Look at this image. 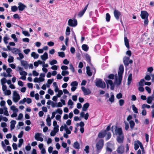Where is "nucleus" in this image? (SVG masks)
<instances>
[{
	"label": "nucleus",
	"mask_w": 154,
	"mask_h": 154,
	"mask_svg": "<svg viewBox=\"0 0 154 154\" xmlns=\"http://www.w3.org/2000/svg\"><path fill=\"white\" fill-rule=\"evenodd\" d=\"M114 77H115L114 75H113V74H110L108 76V79H114Z\"/></svg>",
	"instance_id": "nucleus-56"
},
{
	"label": "nucleus",
	"mask_w": 154,
	"mask_h": 154,
	"mask_svg": "<svg viewBox=\"0 0 154 154\" xmlns=\"http://www.w3.org/2000/svg\"><path fill=\"white\" fill-rule=\"evenodd\" d=\"M129 58L127 57H125L123 58V62L126 67L129 64Z\"/></svg>",
	"instance_id": "nucleus-15"
},
{
	"label": "nucleus",
	"mask_w": 154,
	"mask_h": 154,
	"mask_svg": "<svg viewBox=\"0 0 154 154\" xmlns=\"http://www.w3.org/2000/svg\"><path fill=\"white\" fill-rule=\"evenodd\" d=\"M124 123L125 124V129L126 130H127L129 128V125L128 123L126 121H125Z\"/></svg>",
	"instance_id": "nucleus-53"
},
{
	"label": "nucleus",
	"mask_w": 154,
	"mask_h": 154,
	"mask_svg": "<svg viewBox=\"0 0 154 154\" xmlns=\"http://www.w3.org/2000/svg\"><path fill=\"white\" fill-rule=\"evenodd\" d=\"M95 85L96 86L103 88H104L106 87V84L104 82L102 81L100 79H98L96 82Z\"/></svg>",
	"instance_id": "nucleus-4"
},
{
	"label": "nucleus",
	"mask_w": 154,
	"mask_h": 154,
	"mask_svg": "<svg viewBox=\"0 0 154 154\" xmlns=\"http://www.w3.org/2000/svg\"><path fill=\"white\" fill-rule=\"evenodd\" d=\"M113 128H115L114 132L112 130L113 134L118 136L123 134L121 128H118L116 126H112V129H113Z\"/></svg>",
	"instance_id": "nucleus-3"
},
{
	"label": "nucleus",
	"mask_w": 154,
	"mask_h": 154,
	"mask_svg": "<svg viewBox=\"0 0 154 154\" xmlns=\"http://www.w3.org/2000/svg\"><path fill=\"white\" fill-rule=\"evenodd\" d=\"M145 89L148 92V93H150L151 92V89L150 88L148 87H146Z\"/></svg>",
	"instance_id": "nucleus-60"
},
{
	"label": "nucleus",
	"mask_w": 154,
	"mask_h": 154,
	"mask_svg": "<svg viewBox=\"0 0 154 154\" xmlns=\"http://www.w3.org/2000/svg\"><path fill=\"white\" fill-rule=\"evenodd\" d=\"M11 10L12 11L15 12L18 10V8L16 6H14L11 7Z\"/></svg>",
	"instance_id": "nucleus-45"
},
{
	"label": "nucleus",
	"mask_w": 154,
	"mask_h": 154,
	"mask_svg": "<svg viewBox=\"0 0 154 154\" xmlns=\"http://www.w3.org/2000/svg\"><path fill=\"white\" fill-rule=\"evenodd\" d=\"M111 136V134L110 132H108L107 134V137L106 138V140H108L110 138Z\"/></svg>",
	"instance_id": "nucleus-59"
},
{
	"label": "nucleus",
	"mask_w": 154,
	"mask_h": 154,
	"mask_svg": "<svg viewBox=\"0 0 154 154\" xmlns=\"http://www.w3.org/2000/svg\"><path fill=\"white\" fill-rule=\"evenodd\" d=\"M11 37L12 38H13L14 40V41L15 42H17V39L16 37V36L15 34H13L11 35Z\"/></svg>",
	"instance_id": "nucleus-54"
},
{
	"label": "nucleus",
	"mask_w": 154,
	"mask_h": 154,
	"mask_svg": "<svg viewBox=\"0 0 154 154\" xmlns=\"http://www.w3.org/2000/svg\"><path fill=\"white\" fill-rule=\"evenodd\" d=\"M153 98H152V97L150 96H149L147 97V102L148 103L150 104L152 100H153Z\"/></svg>",
	"instance_id": "nucleus-32"
},
{
	"label": "nucleus",
	"mask_w": 154,
	"mask_h": 154,
	"mask_svg": "<svg viewBox=\"0 0 154 154\" xmlns=\"http://www.w3.org/2000/svg\"><path fill=\"white\" fill-rule=\"evenodd\" d=\"M21 65L23 66L25 69H27L29 65L26 61L24 60H21Z\"/></svg>",
	"instance_id": "nucleus-14"
},
{
	"label": "nucleus",
	"mask_w": 154,
	"mask_h": 154,
	"mask_svg": "<svg viewBox=\"0 0 154 154\" xmlns=\"http://www.w3.org/2000/svg\"><path fill=\"white\" fill-rule=\"evenodd\" d=\"M58 54V56L61 57H64L65 56V53L63 52H59Z\"/></svg>",
	"instance_id": "nucleus-37"
},
{
	"label": "nucleus",
	"mask_w": 154,
	"mask_h": 154,
	"mask_svg": "<svg viewBox=\"0 0 154 154\" xmlns=\"http://www.w3.org/2000/svg\"><path fill=\"white\" fill-rule=\"evenodd\" d=\"M13 99V101L15 103L17 102L20 99V97L19 94L16 91L14 92Z\"/></svg>",
	"instance_id": "nucleus-6"
},
{
	"label": "nucleus",
	"mask_w": 154,
	"mask_h": 154,
	"mask_svg": "<svg viewBox=\"0 0 154 154\" xmlns=\"http://www.w3.org/2000/svg\"><path fill=\"white\" fill-rule=\"evenodd\" d=\"M1 81L2 85H4L6 83V79L5 78H3L1 79Z\"/></svg>",
	"instance_id": "nucleus-46"
},
{
	"label": "nucleus",
	"mask_w": 154,
	"mask_h": 154,
	"mask_svg": "<svg viewBox=\"0 0 154 154\" xmlns=\"http://www.w3.org/2000/svg\"><path fill=\"white\" fill-rule=\"evenodd\" d=\"M18 55L19 57H17V59L18 60H20L22 59H23L24 57V56L23 54L21 53H19Z\"/></svg>",
	"instance_id": "nucleus-44"
},
{
	"label": "nucleus",
	"mask_w": 154,
	"mask_h": 154,
	"mask_svg": "<svg viewBox=\"0 0 154 154\" xmlns=\"http://www.w3.org/2000/svg\"><path fill=\"white\" fill-rule=\"evenodd\" d=\"M119 105L120 106H122L124 103V100L122 99H121L119 100Z\"/></svg>",
	"instance_id": "nucleus-62"
},
{
	"label": "nucleus",
	"mask_w": 154,
	"mask_h": 154,
	"mask_svg": "<svg viewBox=\"0 0 154 154\" xmlns=\"http://www.w3.org/2000/svg\"><path fill=\"white\" fill-rule=\"evenodd\" d=\"M70 28L67 26L66 28V34L67 35H69L70 34Z\"/></svg>",
	"instance_id": "nucleus-33"
},
{
	"label": "nucleus",
	"mask_w": 154,
	"mask_h": 154,
	"mask_svg": "<svg viewBox=\"0 0 154 154\" xmlns=\"http://www.w3.org/2000/svg\"><path fill=\"white\" fill-rule=\"evenodd\" d=\"M129 124L130 128H131V129H133L135 123L133 121L131 120L129 121Z\"/></svg>",
	"instance_id": "nucleus-31"
},
{
	"label": "nucleus",
	"mask_w": 154,
	"mask_h": 154,
	"mask_svg": "<svg viewBox=\"0 0 154 154\" xmlns=\"http://www.w3.org/2000/svg\"><path fill=\"white\" fill-rule=\"evenodd\" d=\"M124 70V67L123 65H120L119 68V70L118 72V77H117V75L116 74L115 78V83L117 85H120L121 84Z\"/></svg>",
	"instance_id": "nucleus-1"
},
{
	"label": "nucleus",
	"mask_w": 154,
	"mask_h": 154,
	"mask_svg": "<svg viewBox=\"0 0 154 154\" xmlns=\"http://www.w3.org/2000/svg\"><path fill=\"white\" fill-rule=\"evenodd\" d=\"M116 97L118 99L121 98L122 97V94L121 93H119L117 95Z\"/></svg>",
	"instance_id": "nucleus-61"
},
{
	"label": "nucleus",
	"mask_w": 154,
	"mask_h": 154,
	"mask_svg": "<svg viewBox=\"0 0 154 154\" xmlns=\"http://www.w3.org/2000/svg\"><path fill=\"white\" fill-rule=\"evenodd\" d=\"M73 146L74 148L77 149H79L80 148L79 143L77 141H76L74 143Z\"/></svg>",
	"instance_id": "nucleus-26"
},
{
	"label": "nucleus",
	"mask_w": 154,
	"mask_h": 154,
	"mask_svg": "<svg viewBox=\"0 0 154 154\" xmlns=\"http://www.w3.org/2000/svg\"><path fill=\"white\" fill-rule=\"evenodd\" d=\"M81 89L85 95H87L91 93V91L89 89H86L84 86H82L81 87Z\"/></svg>",
	"instance_id": "nucleus-8"
},
{
	"label": "nucleus",
	"mask_w": 154,
	"mask_h": 154,
	"mask_svg": "<svg viewBox=\"0 0 154 154\" xmlns=\"http://www.w3.org/2000/svg\"><path fill=\"white\" fill-rule=\"evenodd\" d=\"M110 16L109 14L107 13L106 14V19L107 22H109L110 20Z\"/></svg>",
	"instance_id": "nucleus-35"
},
{
	"label": "nucleus",
	"mask_w": 154,
	"mask_h": 154,
	"mask_svg": "<svg viewBox=\"0 0 154 154\" xmlns=\"http://www.w3.org/2000/svg\"><path fill=\"white\" fill-rule=\"evenodd\" d=\"M132 79V74L131 73H130L129 74L128 77V82H127V84L128 85H129L131 84Z\"/></svg>",
	"instance_id": "nucleus-23"
},
{
	"label": "nucleus",
	"mask_w": 154,
	"mask_h": 154,
	"mask_svg": "<svg viewBox=\"0 0 154 154\" xmlns=\"http://www.w3.org/2000/svg\"><path fill=\"white\" fill-rule=\"evenodd\" d=\"M114 14L116 19L118 20L121 15V13L118 10L116 9L114 11Z\"/></svg>",
	"instance_id": "nucleus-10"
},
{
	"label": "nucleus",
	"mask_w": 154,
	"mask_h": 154,
	"mask_svg": "<svg viewBox=\"0 0 154 154\" xmlns=\"http://www.w3.org/2000/svg\"><path fill=\"white\" fill-rule=\"evenodd\" d=\"M20 75H23L24 76L26 75L27 74V73L24 71H22L20 72Z\"/></svg>",
	"instance_id": "nucleus-57"
},
{
	"label": "nucleus",
	"mask_w": 154,
	"mask_h": 154,
	"mask_svg": "<svg viewBox=\"0 0 154 154\" xmlns=\"http://www.w3.org/2000/svg\"><path fill=\"white\" fill-rule=\"evenodd\" d=\"M150 106L149 105L146 104H143L142 105V109H144L145 108H147L148 109H149L150 108Z\"/></svg>",
	"instance_id": "nucleus-49"
},
{
	"label": "nucleus",
	"mask_w": 154,
	"mask_h": 154,
	"mask_svg": "<svg viewBox=\"0 0 154 154\" xmlns=\"http://www.w3.org/2000/svg\"><path fill=\"white\" fill-rule=\"evenodd\" d=\"M4 94L5 95H9L11 94V91L10 90H7L4 93Z\"/></svg>",
	"instance_id": "nucleus-50"
},
{
	"label": "nucleus",
	"mask_w": 154,
	"mask_h": 154,
	"mask_svg": "<svg viewBox=\"0 0 154 154\" xmlns=\"http://www.w3.org/2000/svg\"><path fill=\"white\" fill-rule=\"evenodd\" d=\"M85 57L86 58V59L87 60V62L88 63L90 62V61H91V58H90V57L89 56V55L88 54H86L85 55Z\"/></svg>",
	"instance_id": "nucleus-41"
},
{
	"label": "nucleus",
	"mask_w": 154,
	"mask_h": 154,
	"mask_svg": "<svg viewBox=\"0 0 154 154\" xmlns=\"http://www.w3.org/2000/svg\"><path fill=\"white\" fill-rule=\"evenodd\" d=\"M105 81L106 83L107 87L108 88H109V85L110 86V89L111 90L114 89L115 86L112 81L110 79H105Z\"/></svg>",
	"instance_id": "nucleus-5"
},
{
	"label": "nucleus",
	"mask_w": 154,
	"mask_h": 154,
	"mask_svg": "<svg viewBox=\"0 0 154 154\" xmlns=\"http://www.w3.org/2000/svg\"><path fill=\"white\" fill-rule=\"evenodd\" d=\"M106 134V130H105L103 132H100L98 134V137L100 138H103L105 136Z\"/></svg>",
	"instance_id": "nucleus-20"
},
{
	"label": "nucleus",
	"mask_w": 154,
	"mask_h": 154,
	"mask_svg": "<svg viewBox=\"0 0 154 154\" xmlns=\"http://www.w3.org/2000/svg\"><path fill=\"white\" fill-rule=\"evenodd\" d=\"M12 147L13 149L14 150H16L17 149V145L16 143H13L12 144Z\"/></svg>",
	"instance_id": "nucleus-63"
},
{
	"label": "nucleus",
	"mask_w": 154,
	"mask_h": 154,
	"mask_svg": "<svg viewBox=\"0 0 154 154\" xmlns=\"http://www.w3.org/2000/svg\"><path fill=\"white\" fill-rule=\"evenodd\" d=\"M26 36H29L30 34L28 32L24 31L22 32Z\"/></svg>",
	"instance_id": "nucleus-52"
},
{
	"label": "nucleus",
	"mask_w": 154,
	"mask_h": 154,
	"mask_svg": "<svg viewBox=\"0 0 154 154\" xmlns=\"http://www.w3.org/2000/svg\"><path fill=\"white\" fill-rule=\"evenodd\" d=\"M117 151L118 153L122 154L124 151V147L122 146H120L117 149Z\"/></svg>",
	"instance_id": "nucleus-17"
},
{
	"label": "nucleus",
	"mask_w": 154,
	"mask_h": 154,
	"mask_svg": "<svg viewBox=\"0 0 154 154\" xmlns=\"http://www.w3.org/2000/svg\"><path fill=\"white\" fill-rule=\"evenodd\" d=\"M89 106V104L88 103H86L83 106L82 110L83 111H86Z\"/></svg>",
	"instance_id": "nucleus-19"
},
{
	"label": "nucleus",
	"mask_w": 154,
	"mask_h": 154,
	"mask_svg": "<svg viewBox=\"0 0 154 154\" xmlns=\"http://www.w3.org/2000/svg\"><path fill=\"white\" fill-rule=\"evenodd\" d=\"M132 109L134 112L135 113H138V109H137L135 107L134 105H133L132 106Z\"/></svg>",
	"instance_id": "nucleus-38"
},
{
	"label": "nucleus",
	"mask_w": 154,
	"mask_h": 154,
	"mask_svg": "<svg viewBox=\"0 0 154 154\" xmlns=\"http://www.w3.org/2000/svg\"><path fill=\"white\" fill-rule=\"evenodd\" d=\"M57 61L56 60H53L51 61L50 62V64L52 65L57 63Z\"/></svg>",
	"instance_id": "nucleus-51"
},
{
	"label": "nucleus",
	"mask_w": 154,
	"mask_h": 154,
	"mask_svg": "<svg viewBox=\"0 0 154 154\" xmlns=\"http://www.w3.org/2000/svg\"><path fill=\"white\" fill-rule=\"evenodd\" d=\"M18 5V9L20 11H23L25 8H26V5L21 2L19 3Z\"/></svg>",
	"instance_id": "nucleus-13"
},
{
	"label": "nucleus",
	"mask_w": 154,
	"mask_h": 154,
	"mask_svg": "<svg viewBox=\"0 0 154 154\" xmlns=\"http://www.w3.org/2000/svg\"><path fill=\"white\" fill-rule=\"evenodd\" d=\"M41 135V134L40 133H36L35 136V139L37 141H40L41 142L43 141V138L42 137H40Z\"/></svg>",
	"instance_id": "nucleus-9"
},
{
	"label": "nucleus",
	"mask_w": 154,
	"mask_h": 154,
	"mask_svg": "<svg viewBox=\"0 0 154 154\" xmlns=\"http://www.w3.org/2000/svg\"><path fill=\"white\" fill-rule=\"evenodd\" d=\"M82 49L85 51H87L89 49L88 46L86 44H83L82 45Z\"/></svg>",
	"instance_id": "nucleus-25"
},
{
	"label": "nucleus",
	"mask_w": 154,
	"mask_h": 154,
	"mask_svg": "<svg viewBox=\"0 0 154 154\" xmlns=\"http://www.w3.org/2000/svg\"><path fill=\"white\" fill-rule=\"evenodd\" d=\"M123 134L118 136L117 138V142L120 143H122L123 142Z\"/></svg>",
	"instance_id": "nucleus-12"
},
{
	"label": "nucleus",
	"mask_w": 154,
	"mask_h": 154,
	"mask_svg": "<svg viewBox=\"0 0 154 154\" xmlns=\"http://www.w3.org/2000/svg\"><path fill=\"white\" fill-rule=\"evenodd\" d=\"M138 141H137L136 143H134V149L135 150H137L139 148V145L138 144Z\"/></svg>",
	"instance_id": "nucleus-43"
},
{
	"label": "nucleus",
	"mask_w": 154,
	"mask_h": 154,
	"mask_svg": "<svg viewBox=\"0 0 154 154\" xmlns=\"http://www.w3.org/2000/svg\"><path fill=\"white\" fill-rule=\"evenodd\" d=\"M19 143L18 144V147H20L23 142V140L22 139H20L19 140Z\"/></svg>",
	"instance_id": "nucleus-42"
},
{
	"label": "nucleus",
	"mask_w": 154,
	"mask_h": 154,
	"mask_svg": "<svg viewBox=\"0 0 154 154\" xmlns=\"http://www.w3.org/2000/svg\"><path fill=\"white\" fill-rule=\"evenodd\" d=\"M88 6V5L85 6L83 10L79 12L78 14V16L79 17H81L83 15L87 9Z\"/></svg>",
	"instance_id": "nucleus-16"
},
{
	"label": "nucleus",
	"mask_w": 154,
	"mask_h": 154,
	"mask_svg": "<svg viewBox=\"0 0 154 154\" xmlns=\"http://www.w3.org/2000/svg\"><path fill=\"white\" fill-rule=\"evenodd\" d=\"M144 82H145L144 80L143 79H141L139 82V86H143Z\"/></svg>",
	"instance_id": "nucleus-36"
},
{
	"label": "nucleus",
	"mask_w": 154,
	"mask_h": 154,
	"mask_svg": "<svg viewBox=\"0 0 154 154\" xmlns=\"http://www.w3.org/2000/svg\"><path fill=\"white\" fill-rule=\"evenodd\" d=\"M16 121L15 120H12L11 122L10 128L11 130L14 128L15 125L16 124Z\"/></svg>",
	"instance_id": "nucleus-21"
},
{
	"label": "nucleus",
	"mask_w": 154,
	"mask_h": 154,
	"mask_svg": "<svg viewBox=\"0 0 154 154\" xmlns=\"http://www.w3.org/2000/svg\"><path fill=\"white\" fill-rule=\"evenodd\" d=\"M11 109L13 110L14 112H17L18 111V109L16 108V107L14 106H12L11 107Z\"/></svg>",
	"instance_id": "nucleus-30"
},
{
	"label": "nucleus",
	"mask_w": 154,
	"mask_h": 154,
	"mask_svg": "<svg viewBox=\"0 0 154 154\" xmlns=\"http://www.w3.org/2000/svg\"><path fill=\"white\" fill-rule=\"evenodd\" d=\"M69 72L67 71L64 70L63 71L61 72V74L63 76H65L66 75H69Z\"/></svg>",
	"instance_id": "nucleus-40"
},
{
	"label": "nucleus",
	"mask_w": 154,
	"mask_h": 154,
	"mask_svg": "<svg viewBox=\"0 0 154 154\" xmlns=\"http://www.w3.org/2000/svg\"><path fill=\"white\" fill-rule=\"evenodd\" d=\"M77 24V20L76 19H74L73 21V20L70 19L68 20V25L71 26L75 27Z\"/></svg>",
	"instance_id": "nucleus-7"
},
{
	"label": "nucleus",
	"mask_w": 154,
	"mask_h": 154,
	"mask_svg": "<svg viewBox=\"0 0 154 154\" xmlns=\"http://www.w3.org/2000/svg\"><path fill=\"white\" fill-rule=\"evenodd\" d=\"M41 58L43 60L45 61L48 58V54L47 52H45L43 55L41 56Z\"/></svg>",
	"instance_id": "nucleus-18"
},
{
	"label": "nucleus",
	"mask_w": 154,
	"mask_h": 154,
	"mask_svg": "<svg viewBox=\"0 0 154 154\" xmlns=\"http://www.w3.org/2000/svg\"><path fill=\"white\" fill-rule=\"evenodd\" d=\"M31 56L34 59H37L39 57V55L36 54L35 52H33L31 54Z\"/></svg>",
	"instance_id": "nucleus-27"
},
{
	"label": "nucleus",
	"mask_w": 154,
	"mask_h": 154,
	"mask_svg": "<svg viewBox=\"0 0 154 154\" xmlns=\"http://www.w3.org/2000/svg\"><path fill=\"white\" fill-rule=\"evenodd\" d=\"M138 144H139L140 147L142 149V152L143 151H144V150L142 143L140 141H138Z\"/></svg>",
	"instance_id": "nucleus-55"
},
{
	"label": "nucleus",
	"mask_w": 154,
	"mask_h": 154,
	"mask_svg": "<svg viewBox=\"0 0 154 154\" xmlns=\"http://www.w3.org/2000/svg\"><path fill=\"white\" fill-rule=\"evenodd\" d=\"M63 94V91L61 90H60L58 91V94H57V96L58 97H60L61 95H62Z\"/></svg>",
	"instance_id": "nucleus-48"
},
{
	"label": "nucleus",
	"mask_w": 154,
	"mask_h": 154,
	"mask_svg": "<svg viewBox=\"0 0 154 154\" xmlns=\"http://www.w3.org/2000/svg\"><path fill=\"white\" fill-rule=\"evenodd\" d=\"M124 42L125 45L127 48H129V44L128 40L126 37H124Z\"/></svg>",
	"instance_id": "nucleus-22"
},
{
	"label": "nucleus",
	"mask_w": 154,
	"mask_h": 154,
	"mask_svg": "<svg viewBox=\"0 0 154 154\" xmlns=\"http://www.w3.org/2000/svg\"><path fill=\"white\" fill-rule=\"evenodd\" d=\"M9 39V38L7 37V36H5L3 38V40L5 42V43L7 44L8 42L7 41V40H8Z\"/></svg>",
	"instance_id": "nucleus-47"
},
{
	"label": "nucleus",
	"mask_w": 154,
	"mask_h": 154,
	"mask_svg": "<svg viewBox=\"0 0 154 154\" xmlns=\"http://www.w3.org/2000/svg\"><path fill=\"white\" fill-rule=\"evenodd\" d=\"M86 69L87 74L89 76H91L92 75V73L90 71V67L88 66H87Z\"/></svg>",
	"instance_id": "nucleus-24"
},
{
	"label": "nucleus",
	"mask_w": 154,
	"mask_h": 154,
	"mask_svg": "<svg viewBox=\"0 0 154 154\" xmlns=\"http://www.w3.org/2000/svg\"><path fill=\"white\" fill-rule=\"evenodd\" d=\"M78 85V82L75 81L72 82L71 84V86L72 87H76Z\"/></svg>",
	"instance_id": "nucleus-39"
},
{
	"label": "nucleus",
	"mask_w": 154,
	"mask_h": 154,
	"mask_svg": "<svg viewBox=\"0 0 154 154\" xmlns=\"http://www.w3.org/2000/svg\"><path fill=\"white\" fill-rule=\"evenodd\" d=\"M149 16L148 13L145 11H142L140 14V16L143 19H145L148 17Z\"/></svg>",
	"instance_id": "nucleus-11"
},
{
	"label": "nucleus",
	"mask_w": 154,
	"mask_h": 154,
	"mask_svg": "<svg viewBox=\"0 0 154 154\" xmlns=\"http://www.w3.org/2000/svg\"><path fill=\"white\" fill-rule=\"evenodd\" d=\"M55 112L56 113H58L60 115L62 114L63 113L62 110L60 108L58 109L57 110H56V112Z\"/></svg>",
	"instance_id": "nucleus-58"
},
{
	"label": "nucleus",
	"mask_w": 154,
	"mask_h": 154,
	"mask_svg": "<svg viewBox=\"0 0 154 154\" xmlns=\"http://www.w3.org/2000/svg\"><path fill=\"white\" fill-rule=\"evenodd\" d=\"M20 50L16 48H13L12 49L11 52L12 53L15 54H17L19 52Z\"/></svg>",
	"instance_id": "nucleus-28"
},
{
	"label": "nucleus",
	"mask_w": 154,
	"mask_h": 154,
	"mask_svg": "<svg viewBox=\"0 0 154 154\" xmlns=\"http://www.w3.org/2000/svg\"><path fill=\"white\" fill-rule=\"evenodd\" d=\"M46 122H47V125L48 126H50L51 125V119L50 117H48L46 119Z\"/></svg>",
	"instance_id": "nucleus-34"
},
{
	"label": "nucleus",
	"mask_w": 154,
	"mask_h": 154,
	"mask_svg": "<svg viewBox=\"0 0 154 154\" xmlns=\"http://www.w3.org/2000/svg\"><path fill=\"white\" fill-rule=\"evenodd\" d=\"M104 142V140L102 139H100L97 142L96 144L97 151L99 152L100 151L103 146Z\"/></svg>",
	"instance_id": "nucleus-2"
},
{
	"label": "nucleus",
	"mask_w": 154,
	"mask_h": 154,
	"mask_svg": "<svg viewBox=\"0 0 154 154\" xmlns=\"http://www.w3.org/2000/svg\"><path fill=\"white\" fill-rule=\"evenodd\" d=\"M145 79L146 80L149 81L151 79V77L149 75H147L145 77Z\"/></svg>",
	"instance_id": "nucleus-64"
},
{
	"label": "nucleus",
	"mask_w": 154,
	"mask_h": 154,
	"mask_svg": "<svg viewBox=\"0 0 154 154\" xmlns=\"http://www.w3.org/2000/svg\"><path fill=\"white\" fill-rule=\"evenodd\" d=\"M111 97L109 98V101L111 103H112L114 102V96L113 93L111 92Z\"/></svg>",
	"instance_id": "nucleus-29"
}]
</instances>
